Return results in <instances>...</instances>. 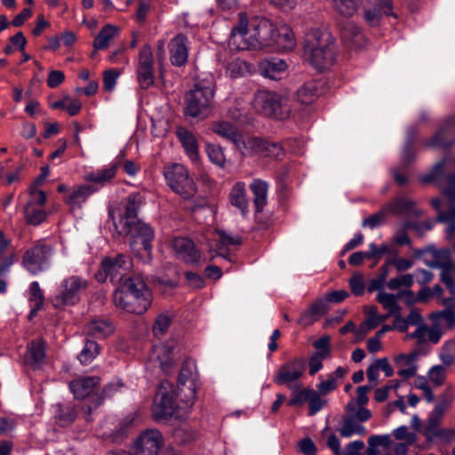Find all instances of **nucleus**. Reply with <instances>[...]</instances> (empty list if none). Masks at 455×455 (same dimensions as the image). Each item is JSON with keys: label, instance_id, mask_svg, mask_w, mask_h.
I'll return each mask as SVG.
<instances>
[{"label": "nucleus", "instance_id": "obj_1", "mask_svg": "<svg viewBox=\"0 0 455 455\" xmlns=\"http://www.w3.org/2000/svg\"><path fill=\"white\" fill-rule=\"evenodd\" d=\"M275 27L268 20L254 18L248 20L245 13H239V23L231 30L228 45L231 49L250 50L272 47Z\"/></svg>", "mask_w": 455, "mask_h": 455}, {"label": "nucleus", "instance_id": "obj_2", "mask_svg": "<svg viewBox=\"0 0 455 455\" xmlns=\"http://www.w3.org/2000/svg\"><path fill=\"white\" fill-rule=\"evenodd\" d=\"M337 54V45L329 31L315 28L307 33L304 56L315 69H329L335 63Z\"/></svg>", "mask_w": 455, "mask_h": 455}, {"label": "nucleus", "instance_id": "obj_3", "mask_svg": "<svg viewBox=\"0 0 455 455\" xmlns=\"http://www.w3.org/2000/svg\"><path fill=\"white\" fill-rule=\"evenodd\" d=\"M116 307L132 314L140 315L148 310L151 303V293L140 275H132L116 290Z\"/></svg>", "mask_w": 455, "mask_h": 455}, {"label": "nucleus", "instance_id": "obj_4", "mask_svg": "<svg viewBox=\"0 0 455 455\" xmlns=\"http://www.w3.org/2000/svg\"><path fill=\"white\" fill-rule=\"evenodd\" d=\"M253 106L258 112L277 120H285L291 115L288 99L271 91H258L253 99Z\"/></svg>", "mask_w": 455, "mask_h": 455}, {"label": "nucleus", "instance_id": "obj_5", "mask_svg": "<svg viewBox=\"0 0 455 455\" xmlns=\"http://www.w3.org/2000/svg\"><path fill=\"white\" fill-rule=\"evenodd\" d=\"M214 97L213 87L197 83L186 94L185 114L193 118H205L211 111Z\"/></svg>", "mask_w": 455, "mask_h": 455}, {"label": "nucleus", "instance_id": "obj_6", "mask_svg": "<svg viewBox=\"0 0 455 455\" xmlns=\"http://www.w3.org/2000/svg\"><path fill=\"white\" fill-rule=\"evenodd\" d=\"M145 198L140 193H132L127 196L124 213L121 215L118 210L109 208L108 215L113 220V225L123 228H147L139 216V209L144 204Z\"/></svg>", "mask_w": 455, "mask_h": 455}, {"label": "nucleus", "instance_id": "obj_7", "mask_svg": "<svg viewBox=\"0 0 455 455\" xmlns=\"http://www.w3.org/2000/svg\"><path fill=\"white\" fill-rule=\"evenodd\" d=\"M197 371L193 360H185L180 371L177 383V397L184 408H189L196 400Z\"/></svg>", "mask_w": 455, "mask_h": 455}, {"label": "nucleus", "instance_id": "obj_8", "mask_svg": "<svg viewBox=\"0 0 455 455\" xmlns=\"http://www.w3.org/2000/svg\"><path fill=\"white\" fill-rule=\"evenodd\" d=\"M164 174L172 190L182 198L190 199L196 194V185L184 165L172 164L165 168Z\"/></svg>", "mask_w": 455, "mask_h": 455}, {"label": "nucleus", "instance_id": "obj_9", "mask_svg": "<svg viewBox=\"0 0 455 455\" xmlns=\"http://www.w3.org/2000/svg\"><path fill=\"white\" fill-rule=\"evenodd\" d=\"M175 398L180 402V398L177 397V392H175L172 384L167 380L163 381L158 387L154 400L153 417L156 419H163L174 415L179 406L176 403Z\"/></svg>", "mask_w": 455, "mask_h": 455}, {"label": "nucleus", "instance_id": "obj_10", "mask_svg": "<svg viewBox=\"0 0 455 455\" xmlns=\"http://www.w3.org/2000/svg\"><path fill=\"white\" fill-rule=\"evenodd\" d=\"M88 287V282L77 275L65 278L59 287L58 294L53 299L55 307L75 305L80 299L81 293Z\"/></svg>", "mask_w": 455, "mask_h": 455}, {"label": "nucleus", "instance_id": "obj_11", "mask_svg": "<svg viewBox=\"0 0 455 455\" xmlns=\"http://www.w3.org/2000/svg\"><path fill=\"white\" fill-rule=\"evenodd\" d=\"M51 254V247L37 243L24 251L21 265L32 275H36L48 268Z\"/></svg>", "mask_w": 455, "mask_h": 455}, {"label": "nucleus", "instance_id": "obj_12", "mask_svg": "<svg viewBox=\"0 0 455 455\" xmlns=\"http://www.w3.org/2000/svg\"><path fill=\"white\" fill-rule=\"evenodd\" d=\"M132 267L130 259L123 254L116 258H106L101 262V271L96 277L99 281H105L109 277L112 283L122 281Z\"/></svg>", "mask_w": 455, "mask_h": 455}, {"label": "nucleus", "instance_id": "obj_13", "mask_svg": "<svg viewBox=\"0 0 455 455\" xmlns=\"http://www.w3.org/2000/svg\"><path fill=\"white\" fill-rule=\"evenodd\" d=\"M242 154L243 156L257 155L277 160L283 156L284 150L277 142L267 141L257 137H250L243 143Z\"/></svg>", "mask_w": 455, "mask_h": 455}, {"label": "nucleus", "instance_id": "obj_14", "mask_svg": "<svg viewBox=\"0 0 455 455\" xmlns=\"http://www.w3.org/2000/svg\"><path fill=\"white\" fill-rule=\"evenodd\" d=\"M242 239L240 236H228L221 229H215L214 237L207 243L210 253V260H213L216 257H221L225 259L231 260L228 254L229 245H240Z\"/></svg>", "mask_w": 455, "mask_h": 455}, {"label": "nucleus", "instance_id": "obj_15", "mask_svg": "<svg viewBox=\"0 0 455 455\" xmlns=\"http://www.w3.org/2000/svg\"><path fill=\"white\" fill-rule=\"evenodd\" d=\"M172 247L178 259L186 264L200 266L204 262L202 252L196 247L192 240L187 237H176L172 241Z\"/></svg>", "mask_w": 455, "mask_h": 455}, {"label": "nucleus", "instance_id": "obj_16", "mask_svg": "<svg viewBox=\"0 0 455 455\" xmlns=\"http://www.w3.org/2000/svg\"><path fill=\"white\" fill-rule=\"evenodd\" d=\"M306 370L304 359L297 358L291 360L280 366L276 372L274 382L277 385H291L298 381Z\"/></svg>", "mask_w": 455, "mask_h": 455}, {"label": "nucleus", "instance_id": "obj_17", "mask_svg": "<svg viewBox=\"0 0 455 455\" xmlns=\"http://www.w3.org/2000/svg\"><path fill=\"white\" fill-rule=\"evenodd\" d=\"M163 445V436L157 429L141 433L135 443V455H157Z\"/></svg>", "mask_w": 455, "mask_h": 455}, {"label": "nucleus", "instance_id": "obj_18", "mask_svg": "<svg viewBox=\"0 0 455 455\" xmlns=\"http://www.w3.org/2000/svg\"><path fill=\"white\" fill-rule=\"evenodd\" d=\"M421 355L420 350H413L408 354L395 355L394 363L397 368V374L404 379L414 377L418 371L417 361Z\"/></svg>", "mask_w": 455, "mask_h": 455}, {"label": "nucleus", "instance_id": "obj_19", "mask_svg": "<svg viewBox=\"0 0 455 455\" xmlns=\"http://www.w3.org/2000/svg\"><path fill=\"white\" fill-rule=\"evenodd\" d=\"M188 40L183 34L175 36L169 44L170 60L172 65L181 67L188 58Z\"/></svg>", "mask_w": 455, "mask_h": 455}, {"label": "nucleus", "instance_id": "obj_20", "mask_svg": "<svg viewBox=\"0 0 455 455\" xmlns=\"http://www.w3.org/2000/svg\"><path fill=\"white\" fill-rule=\"evenodd\" d=\"M100 378L85 376L77 378L69 382V389L76 398L84 399L90 396L98 388Z\"/></svg>", "mask_w": 455, "mask_h": 455}, {"label": "nucleus", "instance_id": "obj_21", "mask_svg": "<svg viewBox=\"0 0 455 455\" xmlns=\"http://www.w3.org/2000/svg\"><path fill=\"white\" fill-rule=\"evenodd\" d=\"M212 131L219 136L232 142L242 153L245 140L243 139L236 127L231 123L226 121L214 122L212 124Z\"/></svg>", "mask_w": 455, "mask_h": 455}, {"label": "nucleus", "instance_id": "obj_22", "mask_svg": "<svg viewBox=\"0 0 455 455\" xmlns=\"http://www.w3.org/2000/svg\"><path fill=\"white\" fill-rule=\"evenodd\" d=\"M127 237L132 250L140 251L141 249L150 253L151 242L154 238L153 229H128Z\"/></svg>", "mask_w": 455, "mask_h": 455}, {"label": "nucleus", "instance_id": "obj_23", "mask_svg": "<svg viewBox=\"0 0 455 455\" xmlns=\"http://www.w3.org/2000/svg\"><path fill=\"white\" fill-rule=\"evenodd\" d=\"M250 188L253 195L255 215L256 218L259 220L260 214L263 212L265 207L267 204L269 185L267 182L260 179H254L250 184Z\"/></svg>", "mask_w": 455, "mask_h": 455}, {"label": "nucleus", "instance_id": "obj_24", "mask_svg": "<svg viewBox=\"0 0 455 455\" xmlns=\"http://www.w3.org/2000/svg\"><path fill=\"white\" fill-rule=\"evenodd\" d=\"M94 192L95 189L91 185L74 187L69 191L68 195L65 197V203L69 206L72 212L80 210L82 205Z\"/></svg>", "mask_w": 455, "mask_h": 455}, {"label": "nucleus", "instance_id": "obj_25", "mask_svg": "<svg viewBox=\"0 0 455 455\" xmlns=\"http://www.w3.org/2000/svg\"><path fill=\"white\" fill-rule=\"evenodd\" d=\"M386 214L392 215H419L421 211L417 208L416 204L406 198H396L384 205Z\"/></svg>", "mask_w": 455, "mask_h": 455}, {"label": "nucleus", "instance_id": "obj_26", "mask_svg": "<svg viewBox=\"0 0 455 455\" xmlns=\"http://www.w3.org/2000/svg\"><path fill=\"white\" fill-rule=\"evenodd\" d=\"M229 202L232 206L238 209L243 217L249 213V198L246 192V186L243 182H236L229 192Z\"/></svg>", "mask_w": 455, "mask_h": 455}, {"label": "nucleus", "instance_id": "obj_27", "mask_svg": "<svg viewBox=\"0 0 455 455\" xmlns=\"http://www.w3.org/2000/svg\"><path fill=\"white\" fill-rule=\"evenodd\" d=\"M176 135L180 141L186 154L192 162L199 160L198 142L196 136L184 127H177Z\"/></svg>", "mask_w": 455, "mask_h": 455}, {"label": "nucleus", "instance_id": "obj_28", "mask_svg": "<svg viewBox=\"0 0 455 455\" xmlns=\"http://www.w3.org/2000/svg\"><path fill=\"white\" fill-rule=\"evenodd\" d=\"M324 83L322 81H309L305 83L297 91V99L302 104H311L324 92Z\"/></svg>", "mask_w": 455, "mask_h": 455}, {"label": "nucleus", "instance_id": "obj_29", "mask_svg": "<svg viewBox=\"0 0 455 455\" xmlns=\"http://www.w3.org/2000/svg\"><path fill=\"white\" fill-rule=\"evenodd\" d=\"M341 37L349 48H361L365 44L361 29L353 22H347L341 29Z\"/></svg>", "mask_w": 455, "mask_h": 455}, {"label": "nucleus", "instance_id": "obj_30", "mask_svg": "<svg viewBox=\"0 0 455 455\" xmlns=\"http://www.w3.org/2000/svg\"><path fill=\"white\" fill-rule=\"evenodd\" d=\"M287 65L284 60L277 58L263 60L259 63V72L267 78L280 79V75L285 71Z\"/></svg>", "mask_w": 455, "mask_h": 455}, {"label": "nucleus", "instance_id": "obj_31", "mask_svg": "<svg viewBox=\"0 0 455 455\" xmlns=\"http://www.w3.org/2000/svg\"><path fill=\"white\" fill-rule=\"evenodd\" d=\"M393 15L391 0H378L372 10L364 12V20L370 26H377L381 15Z\"/></svg>", "mask_w": 455, "mask_h": 455}, {"label": "nucleus", "instance_id": "obj_32", "mask_svg": "<svg viewBox=\"0 0 455 455\" xmlns=\"http://www.w3.org/2000/svg\"><path fill=\"white\" fill-rule=\"evenodd\" d=\"M404 294H408L412 297V292L411 291H406L404 292H400L396 295L387 293L385 291H379L377 294V301L382 305L383 308L389 312V315H395L401 311V307L398 304V299Z\"/></svg>", "mask_w": 455, "mask_h": 455}, {"label": "nucleus", "instance_id": "obj_33", "mask_svg": "<svg viewBox=\"0 0 455 455\" xmlns=\"http://www.w3.org/2000/svg\"><path fill=\"white\" fill-rule=\"evenodd\" d=\"M44 343L40 339L31 341L28 346L24 358L26 363L33 367H37L44 362Z\"/></svg>", "mask_w": 455, "mask_h": 455}, {"label": "nucleus", "instance_id": "obj_34", "mask_svg": "<svg viewBox=\"0 0 455 455\" xmlns=\"http://www.w3.org/2000/svg\"><path fill=\"white\" fill-rule=\"evenodd\" d=\"M113 331L112 323L105 319H94L86 326L87 335L96 339H104L111 335Z\"/></svg>", "mask_w": 455, "mask_h": 455}, {"label": "nucleus", "instance_id": "obj_35", "mask_svg": "<svg viewBox=\"0 0 455 455\" xmlns=\"http://www.w3.org/2000/svg\"><path fill=\"white\" fill-rule=\"evenodd\" d=\"M118 33V27L112 24L104 26L94 39L93 47L95 51L107 49Z\"/></svg>", "mask_w": 455, "mask_h": 455}, {"label": "nucleus", "instance_id": "obj_36", "mask_svg": "<svg viewBox=\"0 0 455 455\" xmlns=\"http://www.w3.org/2000/svg\"><path fill=\"white\" fill-rule=\"evenodd\" d=\"M118 167L119 164L116 163L110 164L103 169L86 174L85 179L91 182L105 184L115 177Z\"/></svg>", "mask_w": 455, "mask_h": 455}, {"label": "nucleus", "instance_id": "obj_37", "mask_svg": "<svg viewBox=\"0 0 455 455\" xmlns=\"http://www.w3.org/2000/svg\"><path fill=\"white\" fill-rule=\"evenodd\" d=\"M294 46V35L289 28H283L279 33L275 30L273 48L278 50H291Z\"/></svg>", "mask_w": 455, "mask_h": 455}, {"label": "nucleus", "instance_id": "obj_38", "mask_svg": "<svg viewBox=\"0 0 455 455\" xmlns=\"http://www.w3.org/2000/svg\"><path fill=\"white\" fill-rule=\"evenodd\" d=\"M24 218L28 224L37 226L44 220L46 212L42 207L27 204L24 210Z\"/></svg>", "mask_w": 455, "mask_h": 455}, {"label": "nucleus", "instance_id": "obj_39", "mask_svg": "<svg viewBox=\"0 0 455 455\" xmlns=\"http://www.w3.org/2000/svg\"><path fill=\"white\" fill-rule=\"evenodd\" d=\"M455 131V117L451 118L447 121L446 124L442 127L429 140L428 145L432 147L440 146L447 147L450 142L444 140L446 134L450 132Z\"/></svg>", "mask_w": 455, "mask_h": 455}, {"label": "nucleus", "instance_id": "obj_40", "mask_svg": "<svg viewBox=\"0 0 455 455\" xmlns=\"http://www.w3.org/2000/svg\"><path fill=\"white\" fill-rule=\"evenodd\" d=\"M334 10L344 17L352 16L358 9V0H332Z\"/></svg>", "mask_w": 455, "mask_h": 455}, {"label": "nucleus", "instance_id": "obj_41", "mask_svg": "<svg viewBox=\"0 0 455 455\" xmlns=\"http://www.w3.org/2000/svg\"><path fill=\"white\" fill-rule=\"evenodd\" d=\"M76 412L72 405H58V411L55 418L58 424L61 427L69 426L76 419Z\"/></svg>", "mask_w": 455, "mask_h": 455}, {"label": "nucleus", "instance_id": "obj_42", "mask_svg": "<svg viewBox=\"0 0 455 455\" xmlns=\"http://www.w3.org/2000/svg\"><path fill=\"white\" fill-rule=\"evenodd\" d=\"M447 165H454L455 166V158L454 159H444L438 164H436L433 170L426 175H423L420 178V180L423 183H429L433 182L435 180H437L443 174V172L444 171L445 167Z\"/></svg>", "mask_w": 455, "mask_h": 455}, {"label": "nucleus", "instance_id": "obj_43", "mask_svg": "<svg viewBox=\"0 0 455 455\" xmlns=\"http://www.w3.org/2000/svg\"><path fill=\"white\" fill-rule=\"evenodd\" d=\"M100 347L92 340H86L84 347L78 355V360L83 364L91 363L99 354Z\"/></svg>", "mask_w": 455, "mask_h": 455}, {"label": "nucleus", "instance_id": "obj_44", "mask_svg": "<svg viewBox=\"0 0 455 455\" xmlns=\"http://www.w3.org/2000/svg\"><path fill=\"white\" fill-rule=\"evenodd\" d=\"M292 390L293 396L288 403V404L291 406L301 405L305 402H308L310 396L315 395V390L309 388L298 390V386L294 387Z\"/></svg>", "mask_w": 455, "mask_h": 455}, {"label": "nucleus", "instance_id": "obj_45", "mask_svg": "<svg viewBox=\"0 0 455 455\" xmlns=\"http://www.w3.org/2000/svg\"><path fill=\"white\" fill-rule=\"evenodd\" d=\"M172 323V316L166 313L160 314L154 323L153 331L156 336H163Z\"/></svg>", "mask_w": 455, "mask_h": 455}, {"label": "nucleus", "instance_id": "obj_46", "mask_svg": "<svg viewBox=\"0 0 455 455\" xmlns=\"http://www.w3.org/2000/svg\"><path fill=\"white\" fill-rule=\"evenodd\" d=\"M430 318L435 323L444 321L449 326L455 324V312L451 307H447L442 311L434 312Z\"/></svg>", "mask_w": 455, "mask_h": 455}, {"label": "nucleus", "instance_id": "obj_47", "mask_svg": "<svg viewBox=\"0 0 455 455\" xmlns=\"http://www.w3.org/2000/svg\"><path fill=\"white\" fill-rule=\"evenodd\" d=\"M412 284L413 275L411 274L392 278L387 283V286L392 291L398 290L401 287H411Z\"/></svg>", "mask_w": 455, "mask_h": 455}, {"label": "nucleus", "instance_id": "obj_48", "mask_svg": "<svg viewBox=\"0 0 455 455\" xmlns=\"http://www.w3.org/2000/svg\"><path fill=\"white\" fill-rule=\"evenodd\" d=\"M441 419L428 416L427 422L423 429V435L429 442L435 441V435L438 432Z\"/></svg>", "mask_w": 455, "mask_h": 455}, {"label": "nucleus", "instance_id": "obj_49", "mask_svg": "<svg viewBox=\"0 0 455 455\" xmlns=\"http://www.w3.org/2000/svg\"><path fill=\"white\" fill-rule=\"evenodd\" d=\"M206 152L211 162L219 166L224 165L225 155L220 147L208 144L206 146Z\"/></svg>", "mask_w": 455, "mask_h": 455}, {"label": "nucleus", "instance_id": "obj_50", "mask_svg": "<svg viewBox=\"0 0 455 455\" xmlns=\"http://www.w3.org/2000/svg\"><path fill=\"white\" fill-rule=\"evenodd\" d=\"M137 78L140 86L148 89L154 84L153 68H137Z\"/></svg>", "mask_w": 455, "mask_h": 455}, {"label": "nucleus", "instance_id": "obj_51", "mask_svg": "<svg viewBox=\"0 0 455 455\" xmlns=\"http://www.w3.org/2000/svg\"><path fill=\"white\" fill-rule=\"evenodd\" d=\"M38 187L36 184H32L29 187V200L28 204L42 207L46 202V196L44 191L37 188Z\"/></svg>", "mask_w": 455, "mask_h": 455}, {"label": "nucleus", "instance_id": "obj_52", "mask_svg": "<svg viewBox=\"0 0 455 455\" xmlns=\"http://www.w3.org/2000/svg\"><path fill=\"white\" fill-rule=\"evenodd\" d=\"M137 68H153V53L149 46L145 45L140 50Z\"/></svg>", "mask_w": 455, "mask_h": 455}, {"label": "nucleus", "instance_id": "obj_53", "mask_svg": "<svg viewBox=\"0 0 455 455\" xmlns=\"http://www.w3.org/2000/svg\"><path fill=\"white\" fill-rule=\"evenodd\" d=\"M429 379L436 386H441L446 379V371L443 366L435 365L428 371Z\"/></svg>", "mask_w": 455, "mask_h": 455}, {"label": "nucleus", "instance_id": "obj_54", "mask_svg": "<svg viewBox=\"0 0 455 455\" xmlns=\"http://www.w3.org/2000/svg\"><path fill=\"white\" fill-rule=\"evenodd\" d=\"M28 300L39 306H43L44 297L38 282L34 281L30 283L28 289Z\"/></svg>", "mask_w": 455, "mask_h": 455}, {"label": "nucleus", "instance_id": "obj_55", "mask_svg": "<svg viewBox=\"0 0 455 455\" xmlns=\"http://www.w3.org/2000/svg\"><path fill=\"white\" fill-rule=\"evenodd\" d=\"M365 432L364 427L363 426L357 425L354 423L351 419L346 420L339 433L343 437H350L355 433L359 435H363Z\"/></svg>", "mask_w": 455, "mask_h": 455}, {"label": "nucleus", "instance_id": "obj_56", "mask_svg": "<svg viewBox=\"0 0 455 455\" xmlns=\"http://www.w3.org/2000/svg\"><path fill=\"white\" fill-rule=\"evenodd\" d=\"M393 435L397 440H403L407 444H413L417 441L414 433L409 432L406 426H401L393 431Z\"/></svg>", "mask_w": 455, "mask_h": 455}, {"label": "nucleus", "instance_id": "obj_57", "mask_svg": "<svg viewBox=\"0 0 455 455\" xmlns=\"http://www.w3.org/2000/svg\"><path fill=\"white\" fill-rule=\"evenodd\" d=\"M371 259L379 261L385 254L392 253L391 247L386 243L381 244L379 248L375 243H371L369 248Z\"/></svg>", "mask_w": 455, "mask_h": 455}, {"label": "nucleus", "instance_id": "obj_58", "mask_svg": "<svg viewBox=\"0 0 455 455\" xmlns=\"http://www.w3.org/2000/svg\"><path fill=\"white\" fill-rule=\"evenodd\" d=\"M120 73L116 69H109L103 74L104 89L108 92L114 90Z\"/></svg>", "mask_w": 455, "mask_h": 455}, {"label": "nucleus", "instance_id": "obj_59", "mask_svg": "<svg viewBox=\"0 0 455 455\" xmlns=\"http://www.w3.org/2000/svg\"><path fill=\"white\" fill-rule=\"evenodd\" d=\"M452 265L443 266V269L441 274V279L446 287L451 291L452 294H455V283L453 282V270H451Z\"/></svg>", "mask_w": 455, "mask_h": 455}, {"label": "nucleus", "instance_id": "obj_60", "mask_svg": "<svg viewBox=\"0 0 455 455\" xmlns=\"http://www.w3.org/2000/svg\"><path fill=\"white\" fill-rule=\"evenodd\" d=\"M386 212L384 211V207L379 212H376L370 217L366 218L363 221V226H369L371 228H374L376 226L381 225L383 223V220L386 217Z\"/></svg>", "mask_w": 455, "mask_h": 455}, {"label": "nucleus", "instance_id": "obj_61", "mask_svg": "<svg viewBox=\"0 0 455 455\" xmlns=\"http://www.w3.org/2000/svg\"><path fill=\"white\" fill-rule=\"evenodd\" d=\"M185 278L188 284L193 289H201L204 286V281L201 275L194 272H186Z\"/></svg>", "mask_w": 455, "mask_h": 455}, {"label": "nucleus", "instance_id": "obj_62", "mask_svg": "<svg viewBox=\"0 0 455 455\" xmlns=\"http://www.w3.org/2000/svg\"><path fill=\"white\" fill-rule=\"evenodd\" d=\"M350 288L351 291L356 296H360L364 292V282L361 275L352 276L350 279Z\"/></svg>", "mask_w": 455, "mask_h": 455}, {"label": "nucleus", "instance_id": "obj_63", "mask_svg": "<svg viewBox=\"0 0 455 455\" xmlns=\"http://www.w3.org/2000/svg\"><path fill=\"white\" fill-rule=\"evenodd\" d=\"M65 79V75L62 71L60 70H52L49 73L47 78V85L50 88H56L59 86Z\"/></svg>", "mask_w": 455, "mask_h": 455}, {"label": "nucleus", "instance_id": "obj_64", "mask_svg": "<svg viewBox=\"0 0 455 455\" xmlns=\"http://www.w3.org/2000/svg\"><path fill=\"white\" fill-rule=\"evenodd\" d=\"M447 186L443 188V195L449 199L451 204L455 200V175L447 176Z\"/></svg>", "mask_w": 455, "mask_h": 455}]
</instances>
